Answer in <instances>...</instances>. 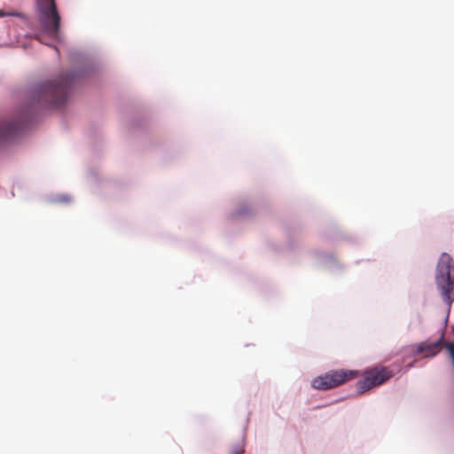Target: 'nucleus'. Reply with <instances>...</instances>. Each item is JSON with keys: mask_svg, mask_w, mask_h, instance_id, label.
<instances>
[{"mask_svg": "<svg viewBox=\"0 0 454 454\" xmlns=\"http://www.w3.org/2000/svg\"><path fill=\"white\" fill-rule=\"evenodd\" d=\"M74 76L73 74H67L58 80L46 81L37 85L33 90L32 105L60 107L67 98Z\"/></svg>", "mask_w": 454, "mask_h": 454, "instance_id": "obj_1", "label": "nucleus"}, {"mask_svg": "<svg viewBox=\"0 0 454 454\" xmlns=\"http://www.w3.org/2000/svg\"><path fill=\"white\" fill-rule=\"evenodd\" d=\"M436 285L450 309L454 301V264L451 257H441L437 266Z\"/></svg>", "mask_w": 454, "mask_h": 454, "instance_id": "obj_2", "label": "nucleus"}, {"mask_svg": "<svg viewBox=\"0 0 454 454\" xmlns=\"http://www.w3.org/2000/svg\"><path fill=\"white\" fill-rule=\"evenodd\" d=\"M38 19L43 29L56 36L60 27V15L55 0H35Z\"/></svg>", "mask_w": 454, "mask_h": 454, "instance_id": "obj_3", "label": "nucleus"}, {"mask_svg": "<svg viewBox=\"0 0 454 454\" xmlns=\"http://www.w3.org/2000/svg\"><path fill=\"white\" fill-rule=\"evenodd\" d=\"M393 376V371L385 366L367 369L364 372L362 380L357 382V389L359 392L364 393L384 384Z\"/></svg>", "mask_w": 454, "mask_h": 454, "instance_id": "obj_4", "label": "nucleus"}, {"mask_svg": "<svg viewBox=\"0 0 454 454\" xmlns=\"http://www.w3.org/2000/svg\"><path fill=\"white\" fill-rule=\"evenodd\" d=\"M356 375L357 372L351 370L330 371L315 378L312 380V387L319 390L333 388L354 379Z\"/></svg>", "mask_w": 454, "mask_h": 454, "instance_id": "obj_5", "label": "nucleus"}, {"mask_svg": "<svg viewBox=\"0 0 454 454\" xmlns=\"http://www.w3.org/2000/svg\"><path fill=\"white\" fill-rule=\"evenodd\" d=\"M28 114H22L15 120L0 121V139H8L15 136L28 121Z\"/></svg>", "mask_w": 454, "mask_h": 454, "instance_id": "obj_6", "label": "nucleus"}, {"mask_svg": "<svg viewBox=\"0 0 454 454\" xmlns=\"http://www.w3.org/2000/svg\"><path fill=\"white\" fill-rule=\"evenodd\" d=\"M442 339H443V335L442 334L440 339L436 341L421 343L418 347L417 352L425 354V356H435L441 349Z\"/></svg>", "mask_w": 454, "mask_h": 454, "instance_id": "obj_7", "label": "nucleus"}, {"mask_svg": "<svg viewBox=\"0 0 454 454\" xmlns=\"http://www.w3.org/2000/svg\"><path fill=\"white\" fill-rule=\"evenodd\" d=\"M7 15H12V16H17L24 20H27V17L26 14L22 13V12H13V13H8Z\"/></svg>", "mask_w": 454, "mask_h": 454, "instance_id": "obj_8", "label": "nucleus"}, {"mask_svg": "<svg viewBox=\"0 0 454 454\" xmlns=\"http://www.w3.org/2000/svg\"><path fill=\"white\" fill-rule=\"evenodd\" d=\"M231 452H232V454H242L243 450H239L237 449H234Z\"/></svg>", "mask_w": 454, "mask_h": 454, "instance_id": "obj_9", "label": "nucleus"}]
</instances>
